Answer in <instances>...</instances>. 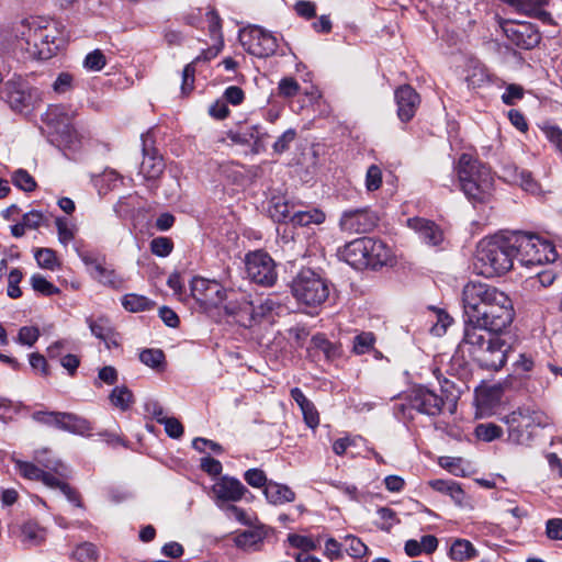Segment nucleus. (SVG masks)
<instances>
[{"instance_id":"f257e3e1","label":"nucleus","mask_w":562,"mask_h":562,"mask_svg":"<svg viewBox=\"0 0 562 562\" xmlns=\"http://www.w3.org/2000/svg\"><path fill=\"white\" fill-rule=\"evenodd\" d=\"M497 334L479 327H464L462 345L468 347L481 368L497 371L506 363L510 345Z\"/></svg>"},{"instance_id":"f03ea898","label":"nucleus","mask_w":562,"mask_h":562,"mask_svg":"<svg viewBox=\"0 0 562 562\" xmlns=\"http://www.w3.org/2000/svg\"><path fill=\"white\" fill-rule=\"evenodd\" d=\"M514 260L509 233L483 238L477 244L475 268L486 278L505 274L513 268Z\"/></svg>"},{"instance_id":"7ed1b4c3","label":"nucleus","mask_w":562,"mask_h":562,"mask_svg":"<svg viewBox=\"0 0 562 562\" xmlns=\"http://www.w3.org/2000/svg\"><path fill=\"white\" fill-rule=\"evenodd\" d=\"M461 190L473 202H484L492 190L493 177L488 167L469 154H462L457 166Z\"/></svg>"},{"instance_id":"20e7f679","label":"nucleus","mask_w":562,"mask_h":562,"mask_svg":"<svg viewBox=\"0 0 562 562\" xmlns=\"http://www.w3.org/2000/svg\"><path fill=\"white\" fill-rule=\"evenodd\" d=\"M515 259L525 267L555 261L558 251L554 245L537 234L509 232Z\"/></svg>"},{"instance_id":"39448f33","label":"nucleus","mask_w":562,"mask_h":562,"mask_svg":"<svg viewBox=\"0 0 562 562\" xmlns=\"http://www.w3.org/2000/svg\"><path fill=\"white\" fill-rule=\"evenodd\" d=\"M16 38L20 48L37 59H48L58 49L55 30L35 20L23 21L16 29Z\"/></svg>"},{"instance_id":"423d86ee","label":"nucleus","mask_w":562,"mask_h":562,"mask_svg":"<svg viewBox=\"0 0 562 562\" xmlns=\"http://www.w3.org/2000/svg\"><path fill=\"white\" fill-rule=\"evenodd\" d=\"M514 315L512 300L501 291L482 310L479 318H475L472 323H467L465 327H479L485 331L502 333L512 324Z\"/></svg>"},{"instance_id":"0eeeda50","label":"nucleus","mask_w":562,"mask_h":562,"mask_svg":"<svg viewBox=\"0 0 562 562\" xmlns=\"http://www.w3.org/2000/svg\"><path fill=\"white\" fill-rule=\"evenodd\" d=\"M291 292L299 303L315 307L328 299L329 285L321 274L302 269L292 280Z\"/></svg>"},{"instance_id":"6e6552de","label":"nucleus","mask_w":562,"mask_h":562,"mask_svg":"<svg viewBox=\"0 0 562 562\" xmlns=\"http://www.w3.org/2000/svg\"><path fill=\"white\" fill-rule=\"evenodd\" d=\"M76 111L68 105H49L44 115L48 128L49 142L57 146L70 147L77 140V132L72 121Z\"/></svg>"},{"instance_id":"1a4fd4ad","label":"nucleus","mask_w":562,"mask_h":562,"mask_svg":"<svg viewBox=\"0 0 562 562\" xmlns=\"http://www.w3.org/2000/svg\"><path fill=\"white\" fill-rule=\"evenodd\" d=\"M405 400V406L428 416H437L441 414L445 408L453 414L457 407L454 397L445 396L442 390L436 392L426 386L412 389Z\"/></svg>"},{"instance_id":"9d476101","label":"nucleus","mask_w":562,"mask_h":562,"mask_svg":"<svg viewBox=\"0 0 562 562\" xmlns=\"http://www.w3.org/2000/svg\"><path fill=\"white\" fill-rule=\"evenodd\" d=\"M501 291L487 283L481 281H469L462 290V306L464 312V326L479 318L482 310L492 302L495 294Z\"/></svg>"},{"instance_id":"9b49d317","label":"nucleus","mask_w":562,"mask_h":562,"mask_svg":"<svg viewBox=\"0 0 562 562\" xmlns=\"http://www.w3.org/2000/svg\"><path fill=\"white\" fill-rule=\"evenodd\" d=\"M246 273L250 281L262 286H271L277 281L276 262L269 254L257 250L245 259Z\"/></svg>"},{"instance_id":"f8f14e48","label":"nucleus","mask_w":562,"mask_h":562,"mask_svg":"<svg viewBox=\"0 0 562 562\" xmlns=\"http://www.w3.org/2000/svg\"><path fill=\"white\" fill-rule=\"evenodd\" d=\"M379 222L378 214L370 207H357L345 210L338 221L342 233L367 234L375 228Z\"/></svg>"},{"instance_id":"ddd939ff","label":"nucleus","mask_w":562,"mask_h":562,"mask_svg":"<svg viewBox=\"0 0 562 562\" xmlns=\"http://www.w3.org/2000/svg\"><path fill=\"white\" fill-rule=\"evenodd\" d=\"M191 294L204 311L217 307L226 299V290L220 282L201 277L193 278Z\"/></svg>"},{"instance_id":"4468645a","label":"nucleus","mask_w":562,"mask_h":562,"mask_svg":"<svg viewBox=\"0 0 562 562\" xmlns=\"http://www.w3.org/2000/svg\"><path fill=\"white\" fill-rule=\"evenodd\" d=\"M243 45L249 54L265 58L276 53L278 40L272 33L261 26H252L246 34V40L243 42Z\"/></svg>"},{"instance_id":"2eb2a0df","label":"nucleus","mask_w":562,"mask_h":562,"mask_svg":"<svg viewBox=\"0 0 562 562\" xmlns=\"http://www.w3.org/2000/svg\"><path fill=\"white\" fill-rule=\"evenodd\" d=\"M502 27L508 40L520 48L531 49L540 43L541 36L531 23L507 21Z\"/></svg>"},{"instance_id":"dca6fc26","label":"nucleus","mask_w":562,"mask_h":562,"mask_svg":"<svg viewBox=\"0 0 562 562\" xmlns=\"http://www.w3.org/2000/svg\"><path fill=\"white\" fill-rule=\"evenodd\" d=\"M0 98L14 111L21 112L31 105V93L21 81H7L0 90Z\"/></svg>"},{"instance_id":"f3484780","label":"nucleus","mask_w":562,"mask_h":562,"mask_svg":"<svg viewBox=\"0 0 562 562\" xmlns=\"http://www.w3.org/2000/svg\"><path fill=\"white\" fill-rule=\"evenodd\" d=\"M397 115L402 122L413 119L420 103L418 93L408 85L401 86L395 91Z\"/></svg>"},{"instance_id":"a211bd4d","label":"nucleus","mask_w":562,"mask_h":562,"mask_svg":"<svg viewBox=\"0 0 562 562\" xmlns=\"http://www.w3.org/2000/svg\"><path fill=\"white\" fill-rule=\"evenodd\" d=\"M407 224L418 234L419 238L429 246H438L443 240L441 228L432 221L414 217L408 218Z\"/></svg>"},{"instance_id":"6ab92c4d","label":"nucleus","mask_w":562,"mask_h":562,"mask_svg":"<svg viewBox=\"0 0 562 562\" xmlns=\"http://www.w3.org/2000/svg\"><path fill=\"white\" fill-rule=\"evenodd\" d=\"M143 140V161L139 166V173L146 180H156L164 172L165 164L162 157L155 149L147 148V136H142Z\"/></svg>"},{"instance_id":"aec40b11","label":"nucleus","mask_w":562,"mask_h":562,"mask_svg":"<svg viewBox=\"0 0 562 562\" xmlns=\"http://www.w3.org/2000/svg\"><path fill=\"white\" fill-rule=\"evenodd\" d=\"M212 491L217 501L237 502L241 499L247 490L240 481L223 476L212 486Z\"/></svg>"},{"instance_id":"412c9836","label":"nucleus","mask_w":562,"mask_h":562,"mask_svg":"<svg viewBox=\"0 0 562 562\" xmlns=\"http://www.w3.org/2000/svg\"><path fill=\"white\" fill-rule=\"evenodd\" d=\"M366 237L357 238L345 245L341 256L348 265L356 269L370 267Z\"/></svg>"},{"instance_id":"4be33fe9","label":"nucleus","mask_w":562,"mask_h":562,"mask_svg":"<svg viewBox=\"0 0 562 562\" xmlns=\"http://www.w3.org/2000/svg\"><path fill=\"white\" fill-rule=\"evenodd\" d=\"M226 135L234 144L239 145H246L250 142L258 145L263 140V137L267 136L259 125H245L239 127L237 131H228Z\"/></svg>"},{"instance_id":"5701e85b","label":"nucleus","mask_w":562,"mask_h":562,"mask_svg":"<svg viewBox=\"0 0 562 562\" xmlns=\"http://www.w3.org/2000/svg\"><path fill=\"white\" fill-rule=\"evenodd\" d=\"M20 540L26 548L40 546L45 541L46 531L36 521L29 520L20 526Z\"/></svg>"},{"instance_id":"b1692460","label":"nucleus","mask_w":562,"mask_h":562,"mask_svg":"<svg viewBox=\"0 0 562 562\" xmlns=\"http://www.w3.org/2000/svg\"><path fill=\"white\" fill-rule=\"evenodd\" d=\"M295 204L289 202L282 196H273L269 205V214L271 218L279 223H291Z\"/></svg>"},{"instance_id":"393cba45","label":"nucleus","mask_w":562,"mask_h":562,"mask_svg":"<svg viewBox=\"0 0 562 562\" xmlns=\"http://www.w3.org/2000/svg\"><path fill=\"white\" fill-rule=\"evenodd\" d=\"M278 307V303H276L271 299H267L257 306H255L251 302H245L244 305L240 307V312L249 315L248 326H250L251 323H257L261 321L262 318L270 315Z\"/></svg>"},{"instance_id":"a878e982","label":"nucleus","mask_w":562,"mask_h":562,"mask_svg":"<svg viewBox=\"0 0 562 562\" xmlns=\"http://www.w3.org/2000/svg\"><path fill=\"white\" fill-rule=\"evenodd\" d=\"M370 267L385 265L390 259V249L382 240L366 237Z\"/></svg>"},{"instance_id":"bb28decb","label":"nucleus","mask_w":562,"mask_h":562,"mask_svg":"<svg viewBox=\"0 0 562 562\" xmlns=\"http://www.w3.org/2000/svg\"><path fill=\"white\" fill-rule=\"evenodd\" d=\"M271 504H283L294 501V492L286 485L269 482L263 491Z\"/></svg>"},{"instance_id":"cd10ccee","label":"nucleus","mask_w":562,"mask_h":562,"mask_svg":"<svg viewBox=\"0 0 562 562\" xmlns=\"http://www.w3.org/2000/svg\"><path fill=\"white\" fill-rule=\"evenodd\" d=\"M429 485L437 492L447 494L451 497V499L461 505L464 501V492L461 486L451 480H432L429 482Z\"/></svg>"},{"instance_id":"c85d7f7f","label":"nucleus","mask_w":562,"mask_h":562,"mask_svg":"<svg viewBox=\"0 0 562 562\" xmlns=\"http://www.w3.org/2000/svg\"><path fill=\"white\" fill-rule=\"evenodd\" d=\"M48 453L47 450L35 452V461L38 463L40 468L45 471H52L59 476H67L68 468L66 464L59 459L49 457Z\"/></svg>"},{"instance_id":"c756f323","label":"nucleus","mask_w":562,"mask_h":562,"mask_svg":"<svg viewBox=\"0 0 562 562\" xmlns=\"http://www.w3.org/2000/svg\"><path fill=\"white\" fill-rule=\"evenodd\" d=\"M91 276L99 283L112 289H120L124 283V280L113 269L103 263L95 266V272H91Z\"/></svg>"},{"instance_id":"7c9ffc66","label":"nucleus","mask_w":562,"mask_h":562,"mask_svg":"<svg viewBox=\"0 0 562 562\" xmlns=\"http://www.w3.org/2000/svg\"><path fill=\"white\" fill-rule=\"evenodd\" d=\"M325 214L318 209H311L306 211L294 210L291 224L295 226H307L311 224H322L325 221Z\"/></svg>"},{"instance_id":"2f4dec72","label":"nucleus","mask_w":562,"mask_h":562,"mask_svg":"<svg viewBox=\"0 0 562 562\" xmlns=\"http://www.w3.org/2000/svg\"><path fill=\"white\" fill-rule=\"evenodd\" d=\"M467 71L465 81L469 88H480L488 82V72L481 63L472 60Z\"/></svg>"},{"instance_id":"473e14b6","label":"nucleus","mask_w":562,"mask_h":562,"mask_svg":"<svg viewBox=\"0 0 562 562\" xmlns=\"http://www.w3.org/2000/svg\"><path fill=\"white\" fill-rule=\"evenodd\" d=\"M109 401L114 407L126 412L134 403V395L127 386L120 385L111 391Z\"/></svg>"},{"instance_id":"72a5a7b5","label":"nucleus","mask_w":562,"mask_h":562,"mask_svg":"<svg viewBox=\"0 0 562 562\" xmlns=\"http://www.w3.org/2000/svg\"><path fill=\"white\" fill-rule=\"evenodd\" d=\"M122 305L126 311L137 313L154 308L155 302L144 295L130 293L122 297Z\"/></svg>"},{"instance_id":"f704fd0d","label":"nucleus","mask_w":562,"mask_h":562,"mask_svg":"<svg viewBox=\"0 0 562 562\" xmlns=\"http://www.w3.org/2000/svg\"><path fill=\"white\" fill-rule=\"evenodd\" d=\"M64 417L67 420L65 423L64 431H68L80 436H88L93 429L91 423L81 416H78L72 413H67V415Z\"/></svg>"},{"instance_id":"c9c22d12","label":"nucleus","mask_w":562,"mask_h":562,"mask_svg":"<svg viewBox=\"0 0 562 562\" xmlns=\"http://www.w3.org/2000/svg\"><path fill=\"white\" fill-rule=\"evenodd\" d=\"M525 417H529V409L519 408L502 418V420L508 426L509 438L516 442L519 441V428L521 426V419Z\"/></svg>"},{"instance_id":"e433bc0d","label":"nucleus","mask_w":562,"mask_h":562,"mask_svg":"<svg viewBox=\"0 0 562 562\" xmlns=\"http://www.w3.org/2000/svg\"><path fill=\"white\" fill-rule=\"evenodd\" d=\"M476 555V550L473 544L464 539L456 540L450 549V558L453 561L463 562Z\"/></svg>"},{"instance_id":"4c0bfd02","label":"nucleus","mask_w":562,"mask_h":562,"mask_svg":"<svg viewBox=\"0 0 562 562\" xmlns=\"http://www.w3.org/2000/svg\"><path fill=\"white\" fill-rule=\"evenodd\" d=\"M265 538V532L261 529H248L235 537V544L244 550H249L256 547Z\"/></svg>"},{"instance_id":"58836bf2","label":"nucleus","mask_w":562,"mask_h":562,"mask_svg":"<svg viewBox=\"0 0 562 562\" xmlns=\"http://www.w3.org/2000/svg\"><path fill=\"white\" fill-rule=\"evenodd\" d=\"M312 348L322 352L327 360H334L339 356V348L331 344L324 335H315L312 340Z\"/></svg>"},{"instance_id":"ea45409f","label":"nucleus","mask_w":562,"mask_h":562,"mask_svg":"<svg viewBox=\"0 0 562 562\" xmlns=\"http://www.w3.org/2000/svg\"><path fill=\"white\" fill-rule=\"evenodd\" d=\"M71 558L75 562H97L99 552L93 543L83 542L74 550Z\"/></svg>"},{"instance_id":"a19ab883","label":"nucleus","mask_w":562,"mask_h":562,"mask_svg":"<svg viewBox=\"0 0 562 562\" xmlns=\"http://www.w3.org/2000/svg\"><path fill=\"white\" fill-rule=\"evenodd\" d=\"M87 323L93 336L103 340L111 333L114 331V328L111 325V322L106 317H98L97 319L88 318Z\"/></svg>"},{"instance_id":"79ce46f5","label":"nucleus","mask_w":562,"mask_h":562,"mask_svg":"<svg viewBox=\"0 0 562 562\" xmlns=\"http://www.w3.org/2000/svg\"><path fill=\"white\" fill-rule=\"evenodd\" d=\"M15 469L21 476L32 481H41L44 470L32 462L14 459Z\"/></svg>"},{"instance_id":"37998d69","label":"nucleus","mask_w":562,"mask_h":562,"mask_svg":"<svg viewBox=\"0 0 562 562\" xmlns=\"http://www.w3.org/2000/svg\"><path fill=\"white\" fill-rule=\"evenodd\" d=\"M139 360L145 366L154 370H159L164 367L165 355L160 349H144L139 353Z\"/></svg>"},{"instance_id":"c03bdc74","label":"nucleus","mask_w":562,"mask_h":562,"mask_svg":"<svg viewBox=\"0 0 562 562\" xmlns=\"http://www.w3.org/2000/svg\"><path fill=\"white\" fill-rule=\"evenodd\" d=\"M475 436L485 442L493 441L503 435V429L493 423L479 424L475 427Z\"/></svg>"},{"instance_id":"a18cd8bd","label":"nucleus","mask_w":562,"mask_h":562,"mask_svg":"<svg viewBox=\"0 0 562 562\" xmlns=\"http://www.w3.org/2000/svg\"><path fill=\"white\" fill-rule=\"evenodd\" d=\"M31 285L34 291L46 296L55 295L60 292V290L57 286H55L53 283L47 281L42 274L38 273L33 274L31 277Z\"/></svg>"},{"instance_id":"49530a36","label":"nucleus","mask_w":562,"mask_h":562,"mask_svg":"<svg viewBox=\"0 0 562 562\" xmlns=\"http://www.w3.org/2000/svg\"><path fill=\"white\" fill-rule=\"evenodd\" d=\"M58 239L63 245H68L75 238L76 226L65 217H57L55 221Z\"/></svg>"},{"instance_id":"de8ad7c7","label":"nucleus","mask_w":562,"mask_h":562,"mask_svg":"<svg viewBox=\"0 0 562 562\" xmlns=\"http://www.w3.org/2000/svg\"><path fill=\"white\" fill-rule=\"evenodd\" d=\"M374 341L372 333L363 331L353 338L352 350L357 355H364L373 348Z\"/></svg>"},{"instance_id":"09e8293b","label":"nucleus","mask_w":562,"mask_h":562,"mask_svg":"<svg viewBox=\"0 0 562 562\" xmlns=\"http://www.w3.org/2000/svg\"><path fill=\"white\" fill-rule=\"evenodd\" d=\"M12 182L25 192H32L36 188L34 178L24 169H18L13 172Z\"/></svg>"},{"instance_id":"8fccbe9b","label":"nucleus","mask_w":562,"mask_h":562,"mask_svg":"<svg viewBox=\"0 0 562 562\" xmlns=\"http://www.w3.org/2000/svg\"><path fill=\"white\" fill-rule=\"evenodd\" d=\"M35 259L41 268L55 270L58 267L56 252L50 248H41L35 251Z\"/></svg>"},{"instance_id":"3c124183","label":"nucleus","mask_w":562,"mask_h":562,"mask_svg":"<svg viewBox=\"0 0 562 562\" xmlns=\"http://www.w3.org/2000/svg\"><path fill=\"white\" fill-rule=\"evenodd\" d=\"M541 131L554 149L562 154V130L557 125L544 124Z\"/></svg>"},{"instance_id":"603ef678","label":"nucleus","mask_w":562,"mask_h":562,"mask_svg":"<svg viewBox=\"0 0 562 562\" xmlns=\"http://www.w3.org/2000/svg\"><path fill=\"white\" fill-rule=\"evenodd\" d=\"M105 65V56L100 49H94L83 59V67L89 71H100L104 68Z\"/></svg>"},{"instance_id":"864d4df0","label":"nucleus","mask_w":562,"mask_h":562,"mask_svg":"<svg viewBox=\"0 0 562 562\" xmlns=\"http://www.w3.org/2000/svg\"><path fill=\"white\" fill-rule=\"evenodd\" d=\"M119 380V372L112 366H105L99 369L98 378L94 381L95 387H101L102 384L114 385Z\"/></svg>"},{"instance_id":"5fc2aeb1","label":"nucleus","mask_w":562,"mask_h":562,"mask_svg":"<svg viewBox=\"0 0 562 562\" xmlns=\"http://www.w3.org/2000/svg\"><path fill=\"white\" fill-rule=\"evenodd\" d=\"M345 550L350 557L361 558L366 554L368 548L367 546L355 536H347L345 538Z\"/></svg>"},{"instance_id":"6e6d98bb","label":"nucleus","mask_w":562,"mask_h":562,"mask_svg":"<svg viewBox=\"0 0 562 562\" xmlns=\"http://www.w3.org/2000/svg\"><path fill=\"white\" fill-rule=\"evenodd\" d=\"M508 4L515 7L518 11L524 12L526 14H531L537 10V8H541L546 5L549 0H504Z\"/></svg>"},{"instance_id":"4d7b16f0","label":"nucleus","mask_w":562,"mask_h":562,"mask_svg":"<svg viewBox=\"0 0 562 562\" xmlns=\"http://www.w3.org/2000/svg\"><path fill=\"white\" fill-rule=\"evenodd\" d=\"M40 337V329L35 326H23L19 329L16 342L32 347Z\"/></svg>"},{"instance_id":"13d9d810","label":"nucleus","mask_w":562,"mask_h":562,"mask_svg":"<svg viewBox=\"0 0 562 562\" xmlns=\"http://www.w3.org/2000/svg\"><path fill=\"white\" fill-rule=\"evenodd\" d=\"M300 91L299 82L292 77H284L278 85V93L283 98H293Z\"/></svg>"},{"instance_id":"bf43d9fd","label":"nucleus","mask_w":562,"mask_h":562,"mask_svg":"<svg viewBox=\"0 0 562 562\" xmlns=\"http://www.w3.org/2000/svg\"><path fill=\"white\" fill-rule=\"evenodd\" d=\"M173 248V244L168 237H156L150 241V250L158 257H167Z\"/></svg>"},{"instance_id":"052dcab7","label":"nucleus","mask_w":562,"mask_h":562,"mask_svg":"<svg viewBox=\"0 0 562 562\" xmlns=\"http://www.w3.org/2000/svg\"><path fill=\"white\" fill-rule=\"evenodd\" d=\"M382 184V170L376 165H371L366 173V189L368 191H375Z\"/></svg>"},{"instance_id":"680f3d73","label":"nucleus","mask_w":562,"mask_h":562,"mask_svg":"<svg viewBox=\"0 0 562 562\" xmlns=\"http://www.w3.org/2000/svg\"><path fill=\"white\" fill-rule=\"evenodd\" d=\"M296 135L297 134L294 128L284 131L272 145L273 151L277 154L286 151L290 147V144L296 138Z\"/></svg>"},{"instance_id":"e2e57ef3","label":"nucleus","mask_w":562,"mask_h":562,"mask_svg":"<svg viewBox=\"0 0 562 562\" xmlns=\"http://www.w3.org/2000/svg\"><path fill=\"white\" fill-rule=\"evenodd\" d=\"M23 278V273L20 269H12L8 277V295L12 299H18L22 295V291L19 286Z\"/></svg>"},{"instance_id":"0e129e2a","label":"nucleus","mask_w":562,"mask_h":562,"mask_svg":"<svg viewBox=\"0 0 562 562\" xmlns=\"http://www.w3.org/2000/svg\"><path fill=\"white\" fill-rule=\"evenodd\" d=\"M546 536L550 540L562 541V518H551L547 520Z\"/></svg>"},{"instance_id":"69168bd1","label":"nucleus","mask_w":562,"mask_h":562,"mask_svg":"<svg viewBox=\"0 0 562 562\" xmlns=\"http://www.w3.org/2000/svg\"><path fill=\"white\" fill-rule=\"evenodd\" d=\"M245 481L252 487H261L268 484L266 474L260 469H250L244 475Z\"/></svg>"},{"instance_id":"338daca9","label":"nucleus","mask_w":562,"mask_h":562,"mask_svg":"<svg viewBox=\"0 0 562 562\" xmlns=\"http://www.w3.org/2000/svg\"><path fill=\"white\" fill-rule=\"evenodd\" d=\"M161 425L165 426L167 435L171 438L178 439L183 435V426L175 417H166L161 420Z\"/></svg>"},{"instance_id":"774afa93","label":"nucleus","mask_w":562,"mask_h":562,"mask_svg":"<svg viewBox=\"0 0 562 562\" xmlns=\"http://www.w3.org/2000/svg\"><path fill=\"white\" fill-rule=\"evenodd\" d=\"M524 97V89L518 85H508L502 95V100L507 105H513L517 100Z\"/></svg>"}]
</instances>
